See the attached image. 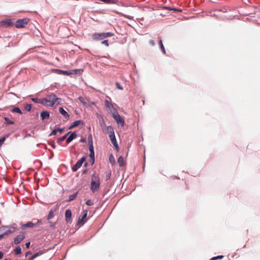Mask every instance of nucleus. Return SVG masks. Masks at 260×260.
Listing matches in <instances>:
<instances>
[{"label":"nucleus","instance_id":"57","mask_svg":"<svg viewBox=\"0 0 260 260\" xmlns=\"http://www.w3.org/2000/svg\"><path fill=\"white\" fill-rule=\"evenodd\" d=\"M5 260H8L7 259H5Z\"/></svg>","mask_w":260,"mask_h":260},{"label":"nucleus","instance_id":"52","mask_svg":"<svg viewBox=\"0 0 260 260\" xmlns=\"http://www.w3.org/2000/svg\"><path fill=\"white\" fill-rule=\"evenodd\" d=\"M165 8L167 10H171V11L172 10V8H171V7H166Z\"/></svg>","mask_w":260,"mask_h":260},{"label":"nucleus","instance_id":"51","mask_svg":"<svg viewBox=\"0 0 260 260\" xmlns=\"http://www.w3.org/2000/svg\"><path fill=\"white\" fill-rule=\"evenodd\" d=\"M85 141H86V140L85 139H81L80 140V142H82V143H84V142H85Z\"/></svg>","mask_w":260,"mask_h":260},{"label":"nucleus","instance_id":"37","mask_svg":"<svg viewBox=\"0 0 260 260\" xmlns=\"http://www.w3.org/2000/svg\"><path fill=\"white\" fill-rule=\"evenodd\" d=\"M116 86L120 90H122L123 87L120 85V84L118 82H116Z\"/></svg>","mask_w":260,"mask_h":260},{"label":"nucleus","instance_id":"12","mask_svg":"<svg viewBox=\"0 0 260 260\" xmlns=\"http://www.w3.org/2000/svg\"><path fill=\"white\" fill-rule=\"evenodd\" d=\"M25 238V235L23 233H21L17 235L14 239V243L18 244L20 243Z\"/></svg>","mask_w":260,"mask_h":260},{"label":"nucleus","instance_id":"34","mask_svg":"<svg viewBox=\"0 0 260 260\" xmlns=\"http://www.w3.org/2000/svg\"><path fill=\"white\" fill-rule=\"evenodd\" d=\"M31 109V105L27 104L25 106V109L27 111H30Z\"/></svg>","mask_w":260,"mask_h":260},{"label":"nucleus","instance_id":"33","mask_svg":"<svg viewBox=\"0 0 260 260\" xmlns=\"http://www.w3.org/2000/svg\"><path fill=\"white\" fill-rule=\"evenodd\" d=\"M85 204L87 206H92L93 205V202L91 200H88L86 202Z\"/></svg>","mask_w":260,"mask_h":260},{"label":"nucleus","instance_id":"46","mask_svg":"<svg viewBox=\"0 0 260 260\" xmlns=\"http://www.w3.org/2000/svg\"><path fill=\"white\" fill-rule=\"evenodd\" d=\"M30 243L29 242L25 243V245L27 248H28L30 246Z\"/></svg>","mask_w":260,"mask_h":260},{"label":"nucleus","instance_id":"4","mask_svg":"<svg viewBox=\"0 0 260 260\" xmlns=\"http://www.w3.org/2000/svg\"><path fill=\"white\" fill-rule=\"evenodd\" d=\"M41 223V221L39 219H33L32 221H29L26 223L22 224L21 229L24 230L27 228H33L35 225L39 224Z\"/></svg>","mask_w":260,"mask_h":260},{"label":"nucleus","instance_id":"50","mask_svg":"<svg viewBox=\"0 0 260 260\" xmlns=\"http://www.w3.org/2000/svg\"><path fill=\"white\" fill-rule=\"evenodd\" d=\"M91 139H92L91 135H90L88 137V142H90L91 143Z\"/></svg>","mask_w":260,"mask_h":260},{"label":"nucleus","instance_id":"9","mask_svg":"<svg viewBox=\"0 0 260 260\" xmlns=\"http://www.w3.org/2000/svg\"><path fill=\"white\" fill-rule=\"evenodd\" d=\"M103 132L105 134H108L109 135L114 133V129L112 126H106L104 123L101 124Z\"/></svg>","mask_w":260,"mask_h":260},{"label":"nucleus","instance_id":"44","mask_svg":"<svg viewBox=\"0 0 260 260\" xmlns=\"http://www.w3.org/2000/svg\"><path fill=\"white\" fill-rule=\"evenodd\" d=\"M149 43L152 46H154L155 44L154 41L153 40H151L149 41Z\"/></svg>","mask_w":260,"mask_h":260},{"label":"nucleus","instance_id":"27","mask_svg":"<svg viewBox=\"0 0 260 260\" xmlns=\"http://www.w3.org/2000/svg\"><path fill=\"white\" fill-rule=\"evenodd\" d=\"M159 44L160 45V48L162 52L164 53V54H166V50L161 39L159 40Z\"/></svg>","mask_w":260,"mask_h":260},{"label":"nucleus","instance_id":"6","mask_svg":"<svg viewBox=\"0 0 260 260\" xmlns=\"http://www.w3.org/2000/svg\"><path fill=\"white\" fill-rule=\"evenodd\" d=\"M89 157H90V162L91 165H93L94 163L95 158H94V152L93 150V146L92 143V140L91 139V143L89 142Z\"/></svg>","mask_w":260,"mask_h":260},{"label":"nucleus","instance_id":"10","mask_svg":"<svg viewBox=\"0 0 260 260\" xmlns=\"http://www.w3.org/2000/svg\"><path fill=\"white\" fill-rule=\"evenodd\" d=\"M18 230V228L15 226L14 225H12L9 226V230H7L3 234H1V235H3V238L4 237V236L13 233Z\"/></svg>","mask_w":260,"mask_h":260},{"label":"nucleus","instance_id":"8","mask_svg":"<svg viewBox=\"0 0 260 260\" xmlns=\"http://www.w3.org/2000/svg\"><path fill=\"white\" fill-rule=\"evenodd\" d=\"M86 157L83 156L81 158H80L72 167V170L73 172L76 171L78 169H79L83 163L85 161Z\"/></svg>","mask_w":260,"mask_h":260},{"label":"nucleus","instance_id":"24","mask_svg":"<svg viewBox=\"0 0 260 260\" xmlns=\"http://www.w3.org/2000/svg\"><path fill=\"white\" fill-rule=\"evenodd\" d=\"M118 163L120 167H122L124 165L125 162L124 158L122 156H120L118 159Z\"/></svg>","mask_w":260,"mask_h":260},{"label":"nucleus","instance_id":"48","mask_svg":"<svg viewBox=\"0 0 260 260\" xmlns=\"http://www.w3.org/2000/svg\"><path fill=\"white\" fill-rule=\"evenodd\" d=\"M30 254H31V252L30 251H28V252H27L25 253V256H28V255H30Z\"/></svg>","mask_w":260,"mask_h":260},{"label":"nucleus","instance_id":"5","mask_svg":"<svg viewBox=\"0 0 260 260\" xmlns=\"http://www.w3.org/2000/svg\"><path fill=\"white\" fill-rule=\"evenodd\" d=\"M29 21V19L25 18L22 19L17 20L14 24L15 27L18 28L25 27Z\"/></svg>","mask_w":260,"mask_h":260},{"label":"nucleus","instance_id":"2","mask_svg":"<svg viewBox=\"0 0 260 260\" xmlns=\"http://www.w3.org/2000/svg\"><path fill=\"white\" fill-rule=\"evenodd\" d=\"M100 179L98 175L95 173L92 174L91 176V181L90 184V190L92 192L97 191L100 187Z\"/></svg>","mask_w":260,"mask_h":260},{"label":"nucleus","instance_id":"18","mask_svg":"<svg viewBox=\"0 0 260 260\" xmlns=\"http://www.w3.org/2000/svg\"><path fill=\"white\" fill-rule=\"evenodd\" d=\"M59 111L66 118H69V115L68 113L63 109V108L60 107L59 108Z\"/></svg>","mask_w":260,"mask_h":260},{"label":"nucleus","instance_id":"3","mask_svg":"<svg viewBox=\"0 0 260 260\" xmlns=\"http://www.w3.org/2000/svg\"><path fill=\"white\" fill-rule=\"evenodd\" d=\"M114 34L112 32H102V33H94L92 36L93 40L99 41L103 40L105 38L113 37Z\"/></svg>","mask_w":260,"mask_h":260},{"label":"nucleus","instance_id":"15","mask_svg":"<svg viewBox=\"0 0 260 260\" xmlns=\"http://www.w3.org/2000/svg\"><path fill=\"white\" fill-rule=\"evenodd\" d=\"M87 210H85L83 212V214L82 216V217H79L78 221V224H83L86 222V218L87 217Z\"/></svg>","mask_w":260,"mask_h":260},{"label":"nucleus","instance_id":"14","mask_svg":"<svg viewBox=\"0 0 260 260\" xmlns=\"http://www.w3.org/2000/svg\"><path fill=\"white\" fill-rule=\"evenodd\" d=\"M110 139L111 140V143L113 144V145L114 146L115 148L118 150V145L116 142V138L115 136L114 132L112 133V134L109 135Z\"/></svg>","mask_w":260,"mask_h":260},{"label":"nucleus","instance_id":"16","mask_svg":"<svg viewBox=\"0 0 260 260\" xmlns=\"http://www.w3.org/2000/svg\"><path fill=\"white\" fill-rule=\"evenodd\" d=\"M66 220L67 222L71 221L72 212L70 209H68L65 212Z\"/></svg>","mask_w":260,"mask_h":260},{"label":"nucleus","instance_id":"23","mask_svg":"<svg viewBox=\"0 0 260 260\" xmlns=\"http://www.w3.org/2000/svg\"><path fill=\"white\" fill-rule=\"evenodd\" d=\"M78 100H79V101L80 102H81L82 103H83L84 105H86L88 103V100L86 98H85L84 97H82V96H79L78 98Z\"/></svg>","mask_w":260,"mask_h":260},{"label":"nucleus","instance_id":"40","mask_svg":"<svg viewBox=\"0 0 260 260\" xmlns=\"http://www.w3.org/2000/svg\"><path fill=\"white\" fill-rule=\"evenodd\" d=\"M63 72V71L61 70H58V69L56 70V71H55V72L58 74H62Z\"/></svg>","mask_w":260,"mask_h":260},{"label":"nucleus","instance_id":"49","mask_svg":"<svg viewBox=\"0 0 260 260\" xmlns=\"http://www.w3.org/2000/svg\"><path fill=\"white\" fill-rule=\"evenodd\" d=\"M3 256V253L1 251H0V259H2Z\"/></svg>","mask_w":260,"mask_h":260},{"label":"nucleus","instance_id":"20","mask_svg":"<svg viewBox=\"0 0 260 260\" xmlns=\"http://www.w3.org/2000/svg\"><path fill=\"white\" fill-rule=\"evenodd\" d=\"M41 117L42 120L49 117V113L47 111H43L41 113Z\"/></svg>","mask_w":260,"mask_h":260},{"label":"nucleus","instance_id":"22","mask_svg":"<svg viewBox=\"0 0 260 260\" xmlns=\"http://www.w3.org/2000/svg\"><path fill=\"white\" fill-rule=\"evenodd\" d=\"M82 122V121L81 120H76L72 124V125L70 126L69 128L71 129L74 127L77 126Z\"/></svg>","mask_w":260,"mask_h":260},{"label":"nucleus","instance_id":"41","mask_svg":"<svg viewBox=\"0 0 260 260\" xmlns=\"http://www.w3.org/2000/svg\"><path fill=\"white\" fill-rule=\"evenodd\" d=\"M53 216V212L52 211H50L48 216V219H51Z\"/></svg>","mask_w":260,"mask_h":260},{"label":"nucleus","instance_id":"29","mask_svg":"<svg viewBox=\"0 0 260 260\" xmlns=\"http://www.w3.org/2000/svg\"><path fill=\"white\" fill-rule=\"evenodd\" d=\"M14 251H15V253L16 255L20 254L21 253V247L20 246L17 247L15 249Z\"/></svg>","mask_w":260,"mask_h":260},{"label":"nucleus","instance_id":"7","mask_svg":"<svg viewBox=\"0 0 260 260\" xmlns=\"http://www.w3.org/2000/svg\"><path fill=\"white\" fill-rule=\"evenodd\" d=\"M113 117L116 121L117 123L120 124L121 126H123L124 120V119L118 114L116 112L112 114Z\"/></svg>","mask_w":260,"mask_h":260},{"label":"nucleus","instance_id":"28","mask_svg":"<svg viewBox=\"0 0 260 260\" xmlns=\"http://www.w3.org/2000/svg\"><path fill=\"white\" fill-rule=\"evenodd\" d=\"M114 12L115 13H116V14H119V15L122 16H123V17H125V18H128V19H132V17H131L130 16H128V15H126L123 14H122V13H120V12H117V11H114Z\"/></svg>","mask_w":260,"mask_h":260},{"label":"nucleus","instance_id":"25","mask_svg":"<svg viewBox=\"0 0 260 260\" xmlns=\"http://www.w3.org/2000/svg\"><path fill=\"white\" fill-rule=\"evenodd\" d=\"M78 192H75L74 194L70 195L69 197V199L68 200V202H70L74 200L77 196Z\"/></svg>","mask_w":260,"mask_h":260},{"label":"nucleus","instance_id":"54","mask_svg":"<svg viewBox=\"0 0 260 260\" xmlns=\"http://www.w3.org/2000/svg\"><path fill=\"white\" fill-rule=\"evenodd\" d=\"M52 147L53 149H55L56 148V146L54 144L52 145Z\"/></svg>","mask_w":260,"mask_h":260},{"label":"nucleus","instance_id":"55","mask_svg":"<svg viewBox=\"0 0 260 260\" xmlns=\"http://www.w3.org/2000/svg\"><path fill=\"white\" fill-rule=\"evenodd\" d=\"M3 239V235H0V240Z\"/></svg>","mask_w":260,"mask_h":260},{"label":"nucleus","instance_id":"47","mask_svg":"<svg viewBox=\"0 0 260 260\" xmlns=\"http://www.w3.org/2000/svg\"><path fill=\"white\" fill-rule=\"evenodd\" d=\"M57 130H58V132L60 133H62L63 132V128H57Z\"/></svg>","mask_w":260,"mask_h":260},{"label":"nucleus","instance_id":"43","mask_svg":"<svg viewBox=\"0 0 260 260\" xmlns=\"http://www.w3.org/2000/svg\"><path fill=\"white\" fill-rule=\"evenodd\" d=\"M172 11H173L174 12H182V10H180V9H176V8H172Z\"/></svg>","mask_w":260,"mask_h":260},{"label":"nucleus","instance_id":"53","mask_svg":"<svg viewBox=\"0 0 260 260\" xmlns=\"http://www.w3.org/2000/svg\"><path fill=\"white\" fill-rule=\"evenodd\" d=\"M87 170H84L83 171V174H86L87 173Z\"/></svg>","mask_w":260,"mask_h":260},{"label":"nucleus","instance_id":"13","mask_svg":"<svg viewBox=\"0 0 260 260\" xmlns=\"http://www.w3.org/2000/svg\"><path fill=\"white\" fill-rule=\"evenodd\" d=\"M105 105L106 107L109 110L110 112L113 114L116 111L115 108L114 107L113 105L112 104L111 102L108 101V100L105 101Z\"/></svg>","mask_w":260,"mask_h":260},{"label":"nucleus","instance_id":"30","mask_svg":"<svg viewBox=\"0 0 260 260\" xmlns=\"http://www.w3.org/2000/svg\"><path fill=\"white\" fill-rule=\"evenodd\" d=\"M12 111L13 112H16V113H19V114H21L22 113V112L20 110V109L18 108V107H15L12 110Z\"/></svg>","mask_w":260,"mask_h":260},{"label":"nucleus","instance_id":"32","mask_svg":"<svg viewBox=\"0 0 260 260\" xmlns=\"http://www.w3.org/2000/svg\"><path fill=\"white\" fill-rule=\"evenodd\" d=\"M4 119L5 120V121L7 122V124H14V122L12 120H9V118L7 117H4Z\"/></svg>","mask_w":260,"mask_h":260},{"label":"nucleus","instance_id":"21","mask_svg":"<svg viewBox=\"0 0 260 260\" xmlns=\"http://www.w3.org/2000/svg\"><path fill=\"white\" fill-rule=\"evenodd\" d=\"M44 253V252L43 251H39L38 252H37V253H35L34 254H33L31 256V257L29 258V260H33L34 259H35L37 257L41 255Z\"/></svg>","mask_w":260,"mask_h":260},{"label":"nucleus","instance_id":"38","mask_svg":"<svg viewBox=\"0 0 260 260\" xmlns=\"http://www.w3.org/2000/svg\"><path fill=\"white\" fill-rule=\"evenodd\" d=\"M58 132V130H57V129H54L53 131H52V132L50 133V136H51V135H55L57 134V133Z\"/></svg>","mask_w":260,"mask_h":260},{"label":"nucleus","instance_id":"17","mask_svg":"<svg viewBox=\"0 0 260 260\" xmlns=\"http://www.w3.org/2000/svg\"><path fill=\"white\" fill-rule=\"evenodd\" d=\"M77 135L75 132L72 133L67 139V144L70 143L74 139L77 137Z\"/></svg>","mask_w":260,"mask_h":260},{"label":"nucleus","instance_id":"35","mask_svg":"<svg viewBox=\"0 0 260 260\" xmlns=\"http://www.w3.org/2000/svg\"><path fill=\"white\" fill-rule=\"evenodd\" d=\"M223 257V255H219L217 256L212 257L211 260H216V259H222Z\"/></svg>","mask_w":260,"mask_h":260},{"label":"nucleus","instance_id":"39","mask_svg":"<svg viewBox=\"0 0 260 260\" xmlns=\"http://www.w3.org/2000/svg\"><path fill=\"white\" fill-rule=\"evenodd\" d=\"M102 44L106 45V46H109L108 40H104V41H102Z\"/></svg>","mask_w":260,"mask_h":260},{"label":"nucleus","instance_id":"1","mask_svg":"<svg viewBox=\"0 0 260 260\" xmlns=\"http://www.w3.org/2000/svg\"><path fill=\"white\" fill-rule=\"evenodd\" d=\"M61 99L57 98L54 94L51 93L47 95L45 98L42 99V104L52 107L54 105H59Z\"/></svg>","mask_w":260,"mask_h":260},{"label":"nucleus","instance_id":"42","mask_svg":"<svg viewBox=\"0 0 260 260\" xmlns=\"http://www.w3.org/2000/svg\"><path fill=\"white\" fill-rule=\"evenodd\" d=\"M109 160L111 162H112V161H114V157L112 154L110 156Z\"/></svg>","mask_w":260,"mask_h":260},{"label":"nucleus","instance_id":"26","mask_svg":"<svg viewBox=\"0 0 260 260\" xmlns=\"http://www.w3.org/2000/svg\"><path fill=\"white\" fill-rule=\"evenodd\" d=\"M82 69H75L71 71V73H73V74H79L80 75L83 72Z\"/></svg>","mask_w":260,"mask_h":260},{"label":"nucleus","instance_id":"11","mask_svg":"<svg viewBox=\"0 0 260 260\" xmlns=\"http://www.w3.org/2000/svg\"><path fill=\"white\" fill-rule=\"evenodd\" d=\"M14 24L11 19H7L0 22V26L7 27Z\"/></svg>","mask_w":260,"mask_h":260},{"label":"nucleus","instance_id":"45","mask_svg":"<svg viewBox=\"0 0 260 260\" xmlns=\"http://www.w3.org/2000/svg\"><path fill=\"white\" fill-rule=\"evenodd\" d=\"M5 141V138H3L0 140V146Z\"/></svg>","mask_w":260,"mask_h":260},{"label":"nucleus","instance_id":"31","mask_svg":"<svg viewBox=\"0 0 260 260\" xmlns=\"http://www.w3.org/2000/svg\"><path fill=\"white\" fill-rule=\"evenodd\" d=\"M31 100L36 103L42 104V99H39L38 98H32Z\"/></svg>","mask_w":260,"mask_h":260},{"label":"nucleus","instance_id":"36","mask_svg":"<svg viewBox=\"0 0 260 260\" xmlns=\"http://www.w3.org/2000/svg\"><path fill=\"white\" fill-rule=\"evenodd\" d=\"M62 74L64 75H69L73 74V73H71V71H63Z\"/></svg>","mask_w":260,"mask_h":260},{"label":"nucleus","instance_id":"56","mask_svg":"<svg viewBox=\"0 0 260 260\" xmlns=\"http://www.w3.org/2000/svg\"><path fill=\"white\" fill-rule=\"evenodd\" d=\"M85 166H87V163H85V165H84Z\"/></svg>","mask_w":260,"mask_h":260},{"label":"nucleus","instance_id":"19","mask_svg":"<svg viewBox=\"0 0 260 260\" xmlns=\"http://www.w3.org/2000/svg\"><path fill=\"white\" fill-rule=\"evenodd\" d=\"M71 133V132H69L68 134H66L65 135H64L63 136H62L61 138H58L57 139V143L59 144V145H61V142L64 141L67 137L68 135Z\"/></svg>","mask_w":260,"mask_h":260}]
</instances>
